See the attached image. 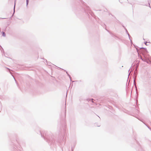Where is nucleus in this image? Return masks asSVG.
Here are the masks:
<instances>
[{
  "mask_svg": "<svg viewBox=\"0 0 151 151\" xmlns=\"http://www.w3.org/2000/svg\"><path fill=\"white\" fill-rule=\"evenodd\" d=\"M28 0H27V5H28Z\"/></svg>",
  "mask_w": 151,
  "mask_h": 151,
  "instance_id": "f257e3e1",
  "label": "nucleus"
},
{
  "mask_svg": "<svg viewBox=\"0 0 151 151\" xmlns=\"http://www.w3.org/2000/svg\"><path fill=\"white\" fill-rule=\"evenodd\" d=\"M3 36H5V34L4 32H3Z\"/></svg>",
  "mask_w": 151,
  "mask_h": 151,
  "instance_id": "f03ea898",
  "label": "nucleus"
},
{
  "mask_svg": "<svg viewBox=\"0 0 151 151\" xmlns=\"http://www.w3.org/2000/svg\"><path fill=\"white\" fill-rule=\"evenodd\" d=\"M92 102H93V99H92Z\"/></svg>",
  "mask_w": 151,
  "mask_h": 151,
  "instance_id": "7ed1b4c3",
  "label": "nucleus"
}]
</instances>
